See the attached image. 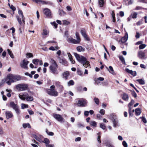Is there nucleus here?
I'll return each mask as SVG.
<instances>
[{"mask_svg":"<svg viewBox=\"0 0 147 147\" xmlns=\"http://www.w3.org/2000/svg\"><path fill=\"white\" fill-rule=\"evenodd\" d=\"M46 133L49 136H53L54 135V133L52 132H49L47 129L46 131Z\"/></svg>","mask_w":147,"mask_h":147,"instance_id":"de8ad7c7","label":"nucleus"},{"mask_svg":"<svg viewBox=\"0 0 147 147\" xmlns=\"http://www.w3.org/2000/svg\"><path fill=\"white\" fill-rule=\"evenodd\" d=\"M21 78V77L19 76L10 74L7 76L6 78L2 80V83H4L6 82L8 85H10L11 83L20 80Z\"/></svg>","mask_w":147,"mask_h":147,"instance_id":"f257e3e1","label":"nucleus"},{"mask_svg":"<svg viewBox=\"0 0 147 147\" xmlns=\"http://www.w3.org/2000/svg\"><path fill=\"white\" fill-rule=\"evenodd\" d=\"M33 137L35 138L36 140L39 142H42V138L43 136H42L40 135L39 136H37L35 134H33Z\"/></svg>","mask_w":147,"mask_h":147,"instance_id":"6ab92c4d","label":"nucleus"},{"mask_svg":"<svg viewBox=\"0 0 147 147\" xmlns=\"http://www.w3.org/2000/svg\"><path fill=\"white\" fill-rule=\"evenodd\" d=\"M29 63V61H27L25 59L23 60L20 63V66L24 69H28V68L27 65Z\"/></svg>","mask_w":147,"mask_h":147,"instance_id":"9d476101","label":"nucleus"},{"mask_svg":"<svg viewBox=\"0 0 147 147\" xmlns=\"http://www.w3.org/2000/svg\"><path fill=\"white\" fill-rule=\"evenodd\" d=\"M47 147H54V145L53 144H46Z\"/></svg>","mask_w":147,"mask_h":147,"instance_id":"0e129e2a","label":"nucleus"},{"mask_svg":"<svg viewBox=\"0 0 147 147\" xmlns=\"http://www.w3.org/2000/svg\"><path fill=\"white\" fill-rule=\"evenodd\" d=\"M90 125L92 126L96 127L97 126V123L95 121H92L90 122Z\"/></svg>","mask_w":147,"mask_h":147,"instance_id":"c85d7f7f","label":"nucleus"},{"mask_svg":"<svg viewBox=\"0 0 147 147\" xmlns=\"http://www.w3.org/2000/svg\"><path fill=\"white\" fill-rule=\"evenodd\" d=\"M53 117L59 122H62L63 121V118L59 114H54L53 115Z\"/></svg>","mask_w":147,"mask_h":147,"instance_id":"f8f14e48","label":"nucleus"},{"mask_svg":"<svg viewBox=\"0 0 147 147\" xmlns=\"http://www.w3.org/2000/svg\"><path fill=\"white\" fill-rule=\"evenodd\" d=\"M10 107L12 108L15 111L17 115H19L20 113V110L19 108V106L15 104L13 102H11L9 103Z\"/></svg>","mask_w":147,"mask_h":147,"instance_id":"423d86ee","label":"nucleus"},{"mask_svg":"<svg viewBox=\"0 0 147 147\" xmlns=\"http://www.w3.org/2000/svg\"><path fill=\"white\" fill-rule=\"evenodd\" d=\"M125 71L128 73H129L133 76H135L136 75V71H133L132 70H130L128 68H126Z\"/></svg>","mask_w":147,"mask_h":147,"instance_id":"5701e85b","label":"nucleus"},{"mask_svg":"<svg viewBox=\"0 0 147 147\" xmlns=\"http://www.w3.org/2000/svg\"><path fill=\"white\" fill-rule=\"evenodd\" d=\"M113 124V127H115L119 125V121L116 116L113 115L111 119Z\"/></svg>","mask_w":147,"mask_h":147,"instance_id":"9b49d317","label":"nucleus"},{"mask_svg":"<svg viewBox=\"0 0 147 147\" xmlns=\"http://www.w3.org/2000/svg\"><path fill=\"white\" fill-rule=\"evenodd\" d=\"M67 84L68 86H70L73 85L74 84V82L73 80H71L67 82Z\"/></svg>","mask_w":147,"mask_h":147,"instance_id":"7c9ffc66","label":"nucleus"},{"mask_svg":"<svg viewBox=\"0 0 147 147\" xmlns=\"http://www.w3.org/2000/svg\"><path fill=\"white\" fill-rule=\"evenodd\" d=\"M94 101L95 102L97 105H98L99 104V99L97 98H94Z\"/></svg>","mask_w":147,"mask_h":147,"instance_id":"3c124183","label":"nucleus"},{"mask_svg":"<svg viewBox=\"0 0 147 147\" xmlns=\"http://www.w3.org/2000/svg\"><path fill=\"white\" fill-rule=\"evenodd\" d=\"M69 60H70L71 62V63L72 64H74L75 63V61L73 59L72 57L71 58V59H69Z\"/></svg>","mask_w":147,"mask_h":147,"instance_id":"338daca9","label":"nucleus"},{"mask_svg":"<svg viewBox=\"0 0 147 147\" xmlns=\"http://www.w3.org/2000/svg\"><path fill=\"white\" fill-rule=\"evenodd\" d=\"M26 57L27 58H29L32 57L33 56L32 53H26Z\"/></svg>","mask_w":147,"mask_h":147,"instance_id":"c03bdc74","label":"nucleus"},{"mask_svg":"<svg viewBox=\"0 0 147 147\" xmlns=\"http://www.w3.org/2000/svg\"><path fill=\"white\" fill-rule=\"evenodd\" d=\"M141 113V109L140 108H137L135 110V114L136 115H139Z\"/></svg>","mask_w":147,"mask_h":147,"instance_id":"cd10ccee","label":"nucleus"},{"mask_svg":"<svg viewBox=\"0 0 147 147\" xmlns=\"http://www.w3.org/2000/svg\"><path fill=\"white\" fill-rule=\"evenodd\" d=\"M5 116L6 119H8L13 117V115L12 113L10 111H7L5 112Z\"/></svg>","mask_w":147,"mask_h":147,"instance_id":"dca6fc26","label":"nucleus"},{"mask_svg":"<svg viewBox=\"0 0 147 147\" xmlns=\"http://www.w3.org/2000/svg\"><path fill=\"white\" fill-rule=\"evenodd\" d=\"M74 55L77 61L81 63L84 67L85 68L88 67H90V63L86 59L85 57L76 53H74Z\"/></svg>","mask_w":147,"mask_h":147,"instance_id":"f03ea898","label":"nucleus"},{"mask_svg":"<svg viewBox=\"0 0 147 147\" xmlns=\"http://www.w3.org/2000/svg\"><path fill=\"white\" fill-rule=\"evenodd\" d=\"M69 76V73L68 71H65L63 72L62 74L63 78L65 80H67Z\"/></svg>","mask_w":147,"mask_h":147,"instance_id":"4be33fe9","label":"nucleus"},{"mask_svg":"<svg viewBox=\"0 0 147 147\" xmlns=\"http://www.w3.org/2000/svg\"><path fill=\"white\" fill-rule=\"evenodd\" d=\"M137 81L139 82V84L141 85H143L145 84V82L142 79H138Z\"/></svg>","mask_w":147,"mask_h":147,"instance_id":"c9c22d12","label":"nucleus"},{"mask_svg":"<svg viewBox=\"0 0 147 147\" xmlns=\"http://www.w3.org/2000/svg\"><path fill=\"white\" fill-rule=\"evenodd\" d=\"M59 47L57 46L54 47L53 46H51L49 48V50H52L53 51H57L59 49Z\"/></svg>","mask_w":147,"mask_h":147,"instance_id":"bb28decb","label":"nucleus"},{"mask_svg":"<svg viewBox=\"0 0 147 147\" xmlns=\"http://www.w3.org/2000/svg\"><path fill=\"white\" fill-rule=\"evenodd\" d=\"M49 33V32L46 30H44L42 33V35H47Z\"/></svg>","mask_w":147,"mask_h":147,"instance_id":"09e8293b","label":"nucleus"},{"mask_svg":"<svg viewBox=\"0 0 147 147\" xmlns=\"http://www.w3.org/2000/svg\"><path fill=\"white\" fill-rule=\"evenodd\" d=\"M43 13L48 18H52L51 12L49 9L47 8L43 10Z\"/></svg>","mask_w":147,"mask_h":147,"instance_id":"1a4fd4ad","label":"nucleus"},{"mask_svg":"<svg viewBox=\"0 0 147 147\" xmlns=\"http://www.w3.org/2000/svg\"><path fill=\"white\" fill-rule=\"evenodd\" d=\"M58 59L60 63L65 66H67L68 65L67 62L65 59H61L59 57H58Z\"/></svg>","mask_w":147,"mask_h":147,"instance_id":"ddd939ff","label":"nucleus"},{"mask_svg":"<svg viewBox=\"0 0 147 147\" xmlns=\"http://www.w3.org/2000/svg\"><path fill=\"white\" fill-rule=\"evenodd\" d=\"M51 24L53 26H54L55 28L57 27V24L54 22H51Z\"/></svg>","mask_w":147,"mask_h":147,"instance_id":"6e6d98bb","label":"nucleus"},{"mask_svg":"<svg viewBox=\"0 0 147 147\" xmlns=\"http://www.w3.org/2000/svg\"><path fill=\"white\" fill-rule=\"evenodd\" d=\"M138 57L140 59H144L145 58V54L142 51H139L138 53Z\"/></svg>","mask_w":147,"mask_h":147,"instance_id":"2eb2a0df","label":"nucleus"},{"mask_svg":"<svg viewBox=\"0 0 147 147\" xmlns=\"http://www.w3.org/2000/svg\"><path fill=\"white\" fill-rule=\"evenodd\" d=\"M23 127L24 128L28 127V128H31V126L30 124L29 123H24L23 124Z\"/></svg>","mask_w":147,"mask_h":147,"instance_id":"473e14b6","label":"nucleus"},{"mask_svg":"<svg viewBox=\"0 0 147 147\" xmlns=\"http://www.w3.org/2000/svg\"><path fill=\"white\" fill-rule=\"evenodd\" d=\"M137 14L136 12H134L133 14H131L130 16H131L132 18H137Z\"/></svg>","mask_w":147,"mask_h":147,"instance_id":"58836bf2","label":"nucleus"},{"mask_svg":"<svg viewBox=\"0 0 147 147\" xmlns=\"http://www.w3.org/2000/svg\"><path fill=\"white\" fill-rule=\"evenodd\" d=\"M47 92L48 94L53 96H57L58 95V93L55 90L51 91L49 90H47Z\"/></svg>","mask_w":147,"mask_h":147,"instance_id":"4468645a","label":"nucleus"},{"mask_svg":"<svg viewBox=\"0 0 147 147\" xmlns=\"http://www.w3.org/2000/svg\"><path fill=\"white\" fill-rule=\"evenodd\" d=\"M7 51L8 52V53L10 57L12 58H14V56L12 52L9 49H7Z\"/></svg>","mask_w":147,"mask_h":147,"instance_id":"f704fd0d","label":"nucleus"},{"mask_svg":"<svg viewBox=\"0 0 147 147\" xmlns=\"http://www.w3.org/2000/svg\"><path fill=\"white\" fill-rule=\"evenodd\" d=\"M134 101L133 100H131V101L129 103L128 105V107L129 108V110L131 111V106L134 103Z\"/></svg>","mask_w":147,"mask_h":147,"instance_id":"c756f323","label":"nucleus"},{"mask_svg":"<svg viewBox=\"0 0 147 147\" xmlns=\"http://www.w3.org/2000/svg\"><path fill=\"white\" fill-rule=\"evenodd\" d=\"M120 60L123 63L125 64V61L124 57L122 56H120L119 57Z\"/></svg>","mask_w":147,"mask_h":147,"instance_id":"a19ab883","label":"nucleus"},{"mask_svg":"<svg viewBox=\"0 0 147 147\" xmlns=\"http://www.w3.org/2000/svg\"><path fill=\"white\" fill-rule=\"evenodd\" d=\"M16 88L18 91H24L28 89V86L26 84H20L16 85Z\"/></svg>","mask_w":147,"mask_h":147,"instance_id":"39448f33","label":"nucleus"},{"mask_svg":"<svg viewBox=\"0 0 147 147\" xmlns=\"http://www.w3.org/2000/svg\"><path fill=\"white\" fill-rule=\"evenodd\" d=\"M81 34L82 36L85 35L86 34V32L84 29H83L81 30Z\"/></svg>","mask_w":147,"mask_h":147,"instance_id":"49530a36","label":"nucleus"},{"mask_svg":"<svg viewBox=\"0 0 147 147\" xmlns=\"http://www.w3.org/2000/svg\"><path fill=\"white\" fill-rule=\"evenodd\" d=\"M98 3L100 7H103L105 3L104 0H98Z\"/></svg>","mask_w":147,"mask_h":147,"instance_id":"a878e982","label":"nucleus"},{"mask_svg":"<svg viewBox=\"0 0 147 147\" xmlns=\"http://www.w3.org/2000/svg\"><path fill=\"white\" fill-rule=\"evenodd\" d=\"M63 24L65 25H68L70 23V22L66 20H63Z\"/></svg>","mask_w":147,"mask_h":147,"instance_id":"a18cd8bd","label":"nucleus"},{"mask_svg":"<svg viewBox=\"0 0 147 147\" xmlns=\"http://www.w3.org/2000/svg\"><path fill=\"white\" fill-rule=\"evenodd\" d=\"M57 88H59L60 90H62L63 89V87L60 84V85H59V86H58Z\"/></svg>","mask_w":147,"mask_h":147,"instance_id":"69168bd1","label":"nucleus"},{"mask_svg":"<svg viewBox=\"0 0 147 147\" xmlns=\"http://www.w3.org/2000/svg\"><path fill=\"white\" fill-rule=\"evenodd\" d=\"M108 70L109 72L111 74H114V70L112 66H110L109 67V69H108Z\"/></svg>","mask_w":147,"mask_h":147,"instance_id":"2f4dec72","label":"nucleus"},{"mask_svg":"<svg viewBox=\"0 0 147 147\" xmlns=\"http://www.w3.org/2000/svg\"><path fill=\"white\" fill-rule=\"evenodd\" d=\"M10 8L13 11H15L16 9V7H15L13 5H11Z\"/></svg>","mask_w":147,"mask_h":147,"instance_id":"680f3d73","label":"nucleus"},{"mask_svg":"<svg viewBox=\"0 0 147 147\" xmlns=\"http://www.w3.org/2000/svg\"><path fill=\"white\" fill-rule=\"evenodd\" d=\"M66 8L67 10L68 11H71L72 10L70 6H67Z\"/></svg>","mask_w":147,"mask_h":147,"instance_id":"774afa93","label":"nucleus"},{"mask_svg":"<svg viewBox=\"0 0 147 147\" xmlns=\"http://www.w3.org/2000/svg\"><path fill=\"white\" fill-rule=\"evenodd\" d=\"M146 45L145 44H141L140 45L139 47V49H143L145 47Z\"/></svg>","mask_w":147,"mask_h":147,"instance_id":"37998d69","label":"nucleus"},{"mask_svg":"<svg viewBox=\"0 0 147 147\" xmlns=\"http://www.w3.org/2000/svg\"><path fill=\"white\" fill-rule=\"evenodd\" d=\"M47 144H48L50 143L49 140L47 138H45L44 139L43 141H42V142Z\"/></svg>","mask_w":147,"mask_h":147,"instance_id":"ea45409f","label":"nucleus"},{"mask_svg":"<svg viewBox=\"0 0 147 147\" xmlns=\"http://www.w3.org/2000/svg\"><path fill=\"white\" fill-rule=\"evenodd\" d=\"M28 107V106L27 105H26L24 104H22L21 105V108L22 109L27 108Z\"/></svg>","mask_w":147,"mask_h":147,"instance_id":"8fccbe9b","label":"nucleus"},{"mask_svg":"<svg viewBox=\"0 0 147 147\" xmlns=\"http://www.w3.org/2000/svg\"><path fill=\"white\" fill-rule=\"evenodd\" d=\"M97 80L95 82L97 83L98 85H99L100 82H99L98 80L103 81L104 80V78H103L100 77L97 79Z\"/></svg>","mask_w":147,"mask_h":147,"instance_id":"4c0bfd02","label":"nucleus"},{"mask_svg":"<svg viewBox=\"0 0 147 147\" xmlns=\"http://www.w3.org/2000/svg\"><path fill=\"white\" fill-rule=\"evenodd\" d=\"M18 13L20 15H21V16L22 17V18L24 16L23 15V12L22 10H19L18 11Z\"/></svg>","mask_w":147,"mask_h":147,"instance_id":"603ef678","label":"nucleus"},{"mask_svg":"<svg viewBox=\"0 0 147 147\" xmlns=\"http://www.w3.org/2000/svg\"><path fill=\"white\" fill-rule=\"evenodd\" d=\"M16 18L18 21V23L20 24V27L19 28V30L20 31V33H22V26H24V25H23L22 23L21 22V19L20 18V17L18 16H16Z\"/></svg>","mask_w":147,"mask_h":147,"instance_id":"f3484780","label":"nucleus"},{"mask_svg":"<svg viewBox=\"0 0 147 147\" xmlns=\"http://www.w3.org/2000/svg\"><path fill=\"white\" fill-rule=\"evenodd\" d=\"M83 36L87 40L89 41L90 40V39L87 34Z\"/></svg>","mask_w":147,"mask_h":147,"instance_id":"e2e57ef3","label":"nucleus"},{"mask_svg":"<svg viewBox=\"0 0 147 147\" xmlns=\"http://www.w3.org/2000/svg\"><path fill=\"white\" fill-rule=\"evenodd\" d=\"M100 113L102 115H104L105 113V110L104 109H101L100 111Z\"/></svg>","mask_w":147,"mask_h":147,"instance_id":"13d9d810","label":"nucleus"},{"mask_svg":"<svg viewBox=\"0 0 147 147\" xmlns=\"http://www.w3.org/2000/svg\"><path fill=\"white\" fill-rule=\"evenodd\" d=\"M122 98L125 101H128L129 99L128 95L125 93H123V94Z\"/></svg>","mask_w":147,"mask_h":147,"instance_id":"b1692460","label":"nucleus"},{"mask_svg":"<svg viewBox=\"0 0 147 147\" xmlns=\"http://www.w3.org/2000/svg\"><path fill=\"white\" fill-rule=\"evenodd\" d=\"M39 62V60L38 59H34L32 60V63L34 64L37 65Z\"/></svg>","mask_w":147,"mask_h":147,"instance_id":"72a5a7b5","label":"nucleus"},{"mask_svg":"<svg viewBox=\"0 0 147 147\" xmlns=\"http://www.w3.org/2000/svg\"><path fill=\"white\" fill-rule=\"evenodd\" d=\"M87 103V100L85 99L82 98L78 100L77 105L78 107H84L86 106Z\"/></svg>","mask_w":147,"mask_h":147,"instance_id":"6e6552de","label":"nucleus"},{"mask_svg":"<svg viewBox=\"0 0 147 147\" xmlns=\"http://www.w3.org/2000/svg\"><path fill=\"white\" fill-rule=\"evenodd\" d=\"M50 62L51 65L49 68L52 73L54 74H58L57 71L58 65L55 61L52 59H50Z\"/></svg>","mask_w":147,"mask_h":147,"instance_id":"7ed1b4c3","label":"nucleus"},{"mask_svg":"<svg viewBox=\"0 0 147 147\" xmlns=\"http://www.w3.org/2000/svg\"><path fill=\"white\" fill-rule=\"evenodd\" d=\"M59 14L60 16H63L65 15V12L63 10H59Z\"/></svg>","mask_w":147,"mask_h":147,"instance_id":"e433bc0d","label":"nucleus"},{"mask_svg":"<svg viewBox=\"0 0 147 147\" xmlns=\"http://www.w3.org/2000/svg\"><path fill=\"white\" fill-rule=\"evenodd\" d=\"M76 49L77 51L79 52H83L85 51V48L80 46L77 47Z\"/></svg>","mask_w":147,"mask_h":147,"instance_id":"393cba45","label":"nucleus"},{"mask_svg":"<svg viewBox=\"0 0 147 147\" xmlns=\"http://www.w3.org/2000/svg\"><path fill=\"white\" fill-rule=\"evenodd\" d=\"M128 38V34L127 32H126L124 36L121 38V42L123 43L125 42L127 40Z\"/></svg>","mask_w":147,"mask_h":147,"instance_id":"412c9836","label":"nucleus"},{"mask_svg":"<svg viewBox=\"0 0 147 147\" xmlns=\"http://www.w3.org/2000/svg\"><path fill=\"white\" fill-rule=\"evenodd\" d=\"M140 118H142V121L144 123H146L147 122L146 120L144 117H140Z\"/></svg>","mask_w":147,"mask_h":147,"instance_id":"052dcab7","label":"nucleus"},{"mask_svg":"<svg viewBox=\"0 0 147 147\" xmlns=\"http://www.w3.org/2000/svg\"><path fill=\"white\" fill-rule=\"evenodd\" d=\"M34 2L38 4H41L42 5L47 4L48 3V2H47L43 0H32Z\"/></svg>","mask_w":147,"mask_h":147,"instance_id":"aec40b11","label":"nucleus"},{"mask_svg":"<svg viewBox=\"0 0 147 147\" xmlns=\"http://www.w3.org/2000/svg\"><path fill=\"white\" fill-rule=\"evenodd\" d=\"M19 97L21 100H26L27 101H31L33 100V97L29 96L28 94L26 92H24L23 94H19Z\"/></svg>","mask_w":147,"mask_h":147,"instance_id":"20e7f679","label":"nucleus"},{"mask_svg":"<svg viewBox=\"0 0 147 147\" xmlns=\"http://www.w3.org/2000/svg\"><path fill=\"white\" fill-rule=\"evenodd\" d=\"M16 18L18 21V23L20 24V27L19 28V30L20 31V33H22V26H24V25H23L22 23L21 22V19L20 18V17L18 16H16Z\"/></svg>","mask_w":147,"mask_h":147,"instance_id":"a211bd4d","label":"nucleus"},{"mask_svg":"<svg viewBox=\"0 0 147 147\" xmlns=\"http://www.w3.org/2000/svg\"><path fill=\"white\" fill-rule=\"evenodd\" d=\"M100 127L103 129H105L106 128V126L103 124H101L100 125Z\"/></svg>","mask_w":147,"mask_h":147,"instance_id":"5fc2aeb1","label":"nucleus"},{"mask_svg":"<svg viewBox=\"0 0 147 147\" xmlns=\"http://www.w3.org/2000/svg\"><path fill=\"white\" fill-rule=\"evenodd\" d=\"M111 15L113 19V22H115V14L114 13V11H112Z\"/></svg>","mask_w":147,"mask_h":147,"instance_id":"79ce46f5","label":"nucleus"},{"mask_svg":"<svg viewBox=\"0 0 147 147\" xmlns=\"http://www.w3.org/2000/svg\"><path fill=\"white\" fill-rule=\"evenodd\" d=\"M55 88V86L54 85H52L50 86V89H48L47 90H49L50 91H51L52 90H53L54 89V88Z\"/></svg>","mask_w":147,"mask_h":147,"instance_id":"bf43d9fd","label":"nucleus"},{"mask_svg":"<svg viewBox=\"0 0 147 147\" xmlns=\"http://www.w3.org/2000/svg\"><path fill=\"white\" fill-rule=\"evenodd\" d=\"M122 144L124 147H127V144L125 141H123Z\"/></svg>","mask_w":147,"mask_h":147,"instance_id":"864d4df0","label":"nucleus"},{"mask_svg":"<svg viewBox=\"0 0 147 147\" xmlns=\"http://www.w3.org/2000/svg\"><path fill=\"white\" fill-rule=\"evenodd\" d=\"M76 37L77 40H76V39H74L71 37L68 38V37L67 36V40L68 42L74 44H78L80 43V39L79 36Z\"/></svg>","mask_w":147,"mask_h":147,"instance_id":"0eeeda50","label":"nucleus"},{"mask_svg":"<svg viewBox=\"0 0 147 147\" xmlns=\"http://www.w3.org/2000/svg\"><path fill=\"white\" fill-rule=\"evenodd\" d=\"M97 134L98 135L97 138V140L98 142L100 143L101 142V141L100 140V135H99L100 134V133H98Z\"/></svg>","mask_w":147,"mask_h":147,"instance_id":"4d7b16f0","label":"nucleus"}]
</instances>
